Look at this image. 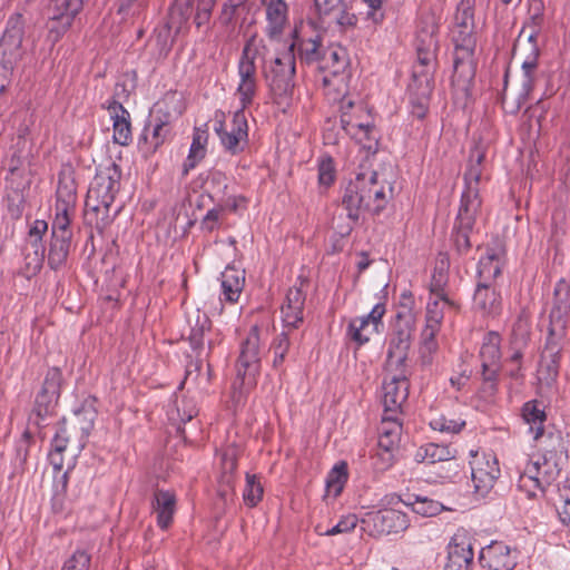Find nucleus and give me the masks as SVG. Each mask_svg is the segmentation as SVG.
<instances>
[{
	"label": "nucleus",
	"instance_id": "9",
	"mask_svg": "<svg viewBox=\"0 0 570 570\" xmlns=\"http://www.w3.org/2000/svg\"><path fill=\"white\" fill-rule=\"evenodd\" d=\"M539 56L540 49L538 45H531V47H529V53L522 61V83L518 98L510 101L505 94H503L501 97L502 108L505 110V112L511 115L517 114L530 98V94L532 92L537 82Z\"/></svg>",
	"mask_w": 570,
	"mask_h": 570
},
{
	"label": "nucleus",
	"instance_id": "49",
	"mask_svg": "<svg viewBox=\"0 0 570 570\" xmlns=\"http://www.w3.org/2000/svg\"><path fill=\"white\" fill-rule=\"evenodd\" d=\"M433 90H409V101L411 106V115L423 120L429 112L431 95Z\"/></svg>",
	"mask_w": 570,
	"mask_h": 570
},
{
	"label": "nucleus",
	"instance_id": "40",
	"mask_svg": "<svg viewBox=\"0 0 570 570\" xmlns=\"http://www.w3.org/2000/svg\"><path fill=\"white\" fill-rule=\"evenodd\" d=\"M354 108V102L352 100L345 101L343 100L341 109V125L342 129L351 137H357L358 132H364L367 138H370V132L374 128V126L370 122H363L358 120L356 115L350 112Z\"/></svg>",
	"mask_w": 570,
	"mask_h": 570
},
{
	"label": "nucleus",
	"instance_id": "33",
	"mask_svg": "<svg viewBox=\"0 0 570 570\" xmlns=\"http://www.w3.org/2000/svg\"><path fill=\"white\" fill-rule=\"evenodd\" d=\"M529 20L523 24L519 39L523 36L527 38L528 46L538 45L537 38L541 32L543 20H544V4L542 0H533L529 9Z\"/></svg>",
	"mask_w": 570,
	"mask_h": 570
},
{
	"label": "nucleus",
	"instance_id": "41",
	"mask_svg": "<svg viewBox=\"0 0 570 570\" xmlns=\"http://www.w3.org/2000/svg\"><path fill=\"white\" fill-rule=\"evenodd\" d=\"M72 237L51 235L48 249V265L51 269H59L67 263Z\"/></svg>",
	"mask_w": 570,
	"mask_h": 570
},
{
	"label": "nucleus",
	"instance_id": "23",
	"mask_svg": "<svg viewBox=\"0 0 570 570\" xmlns=\"http://www.w3.org/2000/svg\"><path fill=\"white\" fill-rule=\"evenodd\" d=\"M479 560L489 570H512L517 564L510 548L502 542H492L482 548Z\"/></svg>",
	"mask_w": 570,
	"mask_h": 570
},
{
	"label": "nucleus",
	"instance_id": "38",
	"mask_svg": "<svg viewBox=\"0 0 570 570\" xmlns=\"http://www.w3.org/2000/svg\"><path fill=\"white\" fill-rule=\"evenodd\" d=\"M208 141V132L206 129L196 127L193 134V141L189 148V154L183 165V175L187 176L188 173L196 167V165L204 159L206 155V145Z\"/></svg>",
	"mask_w": 570,
	"mask_h": 570
},
{
	"label": "nucleus",
	"instance_id": "29",
	"mask_svg": "<svg viewBox=\"0 0 570 570\" xmlns=\"http://www.w3.org/2000/svg\"><path fill=\"white\" fill-rule=\"evenodd\" d=\"M473 557L474 552L471 543L464 540L458 542V537H455L449 546L448 559L443 570H470Z\"/></svg>",
	"mask_w": 570,
	"mask_h": 570
},
{
	"label": "nucleus",
	"instance_id": "64",
	"mask_svg": "<svg viewBox=\"0 0 570 570\" xmlns=\"http://www.w3.org/2000/svg\"><path fill=\"white\" fill-rule=\"evenodd\" d=\"M91 556L86 550H76L65 562L62 570H89Z\"/></svg>",
	"mask_w": 570,
	"mask_h": 570
},
{
	"label": "nucleus",
	"instance_id": "63",
	"mask_svg": "<svg viewBox=\"0 0 570 570\" xmlns=\"http://www.w3.org/2000/svg\"><path fill=\"white\" fill-rule=\"evenodd\" d=\"M236 92L240 101V108L238 110L245 112V109L253 104L254 97L256 96L257 81L239 82Z\"/></svg>",
	"mask_w": 570,
	"mask_h": 570
},
{
	"label": "nucleus",
	"instance_id": "55",
	"mask_svg": "<svg viewBox=\"0 0 570 570\" xmlns=\"http://www.w3.org/2000/svg\"><path fill=\"white\" fill-rule=\"evenodd\" d=\"M415 48L417 58L424 63L429 65L430 62L436 61L439 50L438 39L415 40Z\"/></svg>",
	"mask_w": 570,
	"mask_h": 570
},
{
	"label": "nucleus",
	"instance_id": "22",
	"mask_svg": "<svg viewBox=\"0 0 570 570\" xmlns=\"http://www.w3.org/2000/svg\"><path fill=\"white\" fill-rule=\"evenodd\" d=\"M57 0H50L49 4V20L47 22L48 38L52 42H57L70 29L76 16L82 9H71L66 6H60Z\"/></svg>",
	"mask_w": 570,
	"mask_h": 570
},
{
	"label": "nucleus",
	"instance_id": "7",
	"mask_svg": "<svg viewBox=\"0 0 570 570\" xmlns=\"http://www.w3.org/2000/svg\"><path fill=\"white\" fill-rule=\"evenodd\" d=\"M263 350L259 327L254 325L242 341L236 361L237 377L243 382L247 380L249 384L255 383L256 376L261 372Z\"/></svg>",
	"mask_w": 570,
	"mask_h": 570
},
{
	"label": "nucleus",
	"instance_id": "54",
	"mask_svg": "<svg viewBox=\"0 0 570 570\" xmlns=\"http://www.w3.org/2000/svg\"><path fill=\"white\" fill-rule=\"evenodd\" d=\"M28 245L32 249V253L26 254L27 265L32 266L33 269H38L42 266L45 261L46 248L42 244V238L28 236Z\"/></svg>",
	"mask_w": 570,
	"mask_h": 570
},
{
	"label": "nucleus",
	"instance_id": "62",
	"mask_svg": "<svg viewBox=\"0 0 570 570\" xmlns=\"http://www.w3.org/2000/svg\"><path fill=\"white\" fill-rule=\"evenodd\" d=\"M336 177V170L334 167L333 159L331 157L323 158L318 163V184L325 189L328 188Z\"/></svg>",
	"mask_w": 570,
	"mask_h": 570
},
{
	"label": "nucleus",
	"instance_id": "13",
	"mask_svg": "<svg viewBox=\"0 0 570 570\" xmlns=\"http://www.w3.org/2000/svg\"><path fill=\"white\" fill-rule=\"evenodd\" d=\"M393 370L395 371V374L390 381L384 382L382 387L383 411L390 415V419L401 414L402 405L407 400L410 387L406 367H393Z\"/></svg>",
	"mask_w": 570,
	"mask_h": 570
},
{
	"label": "nucleus",
	"instance_id": "48",
	"mask_svg": "<svg viewBox=\"0 0 570 570\" xmlns=\"http://www.w3.org/2000/svg\"><path fill=\"white\" fill-rule=\"evenodd\" d=\"M347 463L340 461L330 471L326 478V490L328 493H333L334 497H338L347 481Z\"/></svg>",
	"mask_w": 570,
	"mask_h": 570
},
{
	"label": "nucleus",
	"instance_id": "30",
	"mask_svg": "<svg viewBox=\"0 0 570 570\" xmlns=\"http://www.w3.org/2000/svg\"><path fill=\"white\" fill-rule=\"evenodd\" d=\"M503 250L488 249L478 265V283L494 284L502 273Z\"/></svg>",
	"mask_w": 570,
	"mask_h": 570
},
{
	"label": "nucleus",
	"instance_id": "1",
	"mask_svg": "<svg viewBox=\"0 0 570 570\" xmlns=\"http://www.w3.org/2000/svg\"><path fill=\"white\" fill-rule=\"evenodd\" d=\"M121 169L111 163L97 171L85 200V224L94 227L99 235L114 223L121 207L115 206L120 189Z\"/></svg>",
	"mask_w": 570,
	"mask_h": 570
},
{
	"label": "nucleus",
	"instance_id": "24",
	"mask_svg": "<svg viewBox=\"0 0 570 570\" xmlns=\"http://www.w3.org/2000/svg\"><path fill=\"white\" fill-rule=\"evenodd\" d=\"M262 4L266 9V35L271 39L278 38L288 21V7L284 0H262Z\"/></svg>",
	"mask_w": 570,
	"mask_h": 570
},
{
	"label": "nucleus",
	"instance_id": "61",
	"mask_svg": "<svg viewBox=\"0 0 570 570\" xmlns=\"http://www.w3.org/2000/svg\"><path fill=\"white\" fill-rule=\"evenodd\" d=\"M225 216V206L217 204L215 207L209 209L205 217L200 222V228L207 233L214 232L219 227L220 222Z\"/></svg>",
	"mask_w": 570,
	"mask_h": 570
},
{
	"label": "nucleus",
	"instance_id": "21",
	"mask_svg": "<svg viewBox=\"0 0 570 570\" xmlns=\"http://www.w3.org/2000/svg\"><path fill=\"white\" fill-rule=\"evenodd\" d=\"M562 341L563 338H557L548 333L538 368L540 381L549 384L557 379L560 367Z\"/></svg>",
	"mask_w": 570,
	"mask_h": 570
},
{
	"label": "nucleus",
	"instance_id": "39",
	"mask_svg": "<svg viewBox=\"0 0 570 570\" xmlns=\"http://www.w3.org/2000/svg\"><path fill=\"white\" fill-rule=\"evenodd\" d=\"M435 70L436 61L428 65L417 58V62L413 67L409 90H425V92L428 90H433Z\"/></svg>",
	"mask_w": 570,
	"mask_h": 570
},
{
	"label": "nucleus",
	"instance_id": "32",
	"mask_svg": "<svg viewBox=\"0 0 570 570\" xmlns=\"http://www.w3.org/2000/svg\"><path fill=\"white\" fill-rule=\"evenodd\" d=\"M56 197V207H63V210L76 208L77 184L70 171L59 173Z\"/></svg>",
	"mask_w": 570,
	"mask_h": 570
},
{
	"label": "nucleus",
	"instance_id": "56",
	"mask_svg": "<svg viewBox=\"0 0 570 570\" xmlns=\"http://www.w3.org/2000/svg\"><path fill=\"white\" fill-rule=\"evenodd\" d=\"M439 24L434 16L426 14L420 19L416 39L415 40H429L438 39Z\"/></svg>",
	"mask_w": 570,
	"mask_h": 570
},
{
	"label": "nucleus",
	"instance_id": "36",
	"mask_svg": "<svg viewBox=\"0 0 570 570\" xmlns=\"http://www.w3.org/2000/svg\"><path fill=\"white\" fill-rule=\"evenodd\" d=\"M348 65L350 59L346 49L341 46H332L323 52L320 68L328 70L333 76H338L345 72Z\"/></svg>",
	"mask_w": 570,
	"mask_h": 570
},
{
	"label": "nucleus",
	"instance_id": "16",
	"mask_svg": "<svg viewBox=\"0 0 570 570\" xmlns=\"http://www.w3.org/2000/svg\"><path fill=\"white\" fill-rule=\"evenodd\" d=\"M406 322L396 321L394 332L389 342L387 350V366L406 367L409 351L412 344L413 325L411 318L406 316Z\"/></svg>",
	"mask_w": 570,
	"mask_h": 570
},
{
	"label": "nucleus",
	"instance_id": "15",
	"mask_svg": "<svg viewBox=\"0 0 570 570\" xmlns=\"http://www.w3.org/2000/svg\"><path fill=\"white\" fill-rule=\"evenodd\" d=\"M473 460L470 462L471 475L475 492L484 495L494 485L500 476V468L497 458L492 454L479 455L471 451Z\"/></svg>",
	"mask_w": 570,
	"mask_h": 570
},
{
	"label": "nucleus",
	"instance_id": "51",
	"mask_svg": "<svg viewBox=\"0 0 570 570\" xmlns=\"http://www.w3.org/2000/svg\"><path fill=\"white\" fill-rule=\"evenodd\" d=\"M31 434L24 431L14 445V458L12 460L13 472H22L29 455Z\"/></svg>",
	"mask_w": 570,
	"mask_h": 570
},
{
	"label": "nucleus",
	"instance_id": "58",
	"mask_svg": "<svg viewBox=\"0 0 570 570\" xmlns=\"http://www.w3.org/2000/svg\"><path fill=\"white\" fill-rule=\"evenodd\" d=\"M289 337L287 332L278 334L271 344L274 354L273 366L278 367L285 360V355L289 350Z\"/></svg>",
	"mask_w": 570,
	"mask_h": 570
},
{
	"label": "nucleus",
	"instance_id": "5",
	"mask_svg": "<svg viewBox=\"0 0 570 570\" xmlns=\"http://www.w3.org/2000/svg\"><path fill=\"white\" fill-rule=\"evenodd\" d=\"M62 384L61 370L56 366L49 368L29 414L28 423L30 426L41 430L49 424V420L56 415Z\"/></svg>",
	"mask_w": 570,
	"mask_h": 570
},
{
	"label": "nucleus",
	"instance_id": "18",
	"mask_svg": "<svg viewBox=\"0 0 570 570\" xmlns=\"http://www.w3.org/2000/svg\"><path fill=\"white\" fill-rule=\"evenodd\" d=\"M215 131L225 150L232 155L239 154L244 150L248 140V124L245 112L243 110L234 112L229 130L225 129L224 121H219L218 126L215 127Z\"/></svg>",
	"mask_w": 570,
	"mask_h": 570
},
{
	"label": "nucleus",
	"instance_id": "2",
	"mask_svg": "<svg viewBox=\"0 0 570 570\" xmlns=\"http://www.w3.org/2000/svg\"><path fill=\"white\" fill-rule=\"evenodd\" d=\"M451 38L454 45L452 82L462 89H468L474 79L476 69L474 61L476 38L472 0H461L458 4Z\"/></svg>",
	"mask_w": 570,
	"mask_h": 570
},
{
	"label": "nucleus",
	"instance_id": "8",
	"mask_svg": "<svg viewBox=\"0 0 570 570\" xmlns=\"http://www.w3.org/2000/svg\"><path fill=\"white\" fill-rule=\"evenodd\" d=\"M24 20L21 13L9 17L0 39V62L4 71L12 70L22 57Z\"/></svg>",
	"mask_w": 570,
	"mask_h": 570
},
{
	"label": "nucleus",
	"instance_id": "42",
	"mask_svg": "<svg viewBox=\"0 0 570 570\" xmlns=\"http://www.w3.org/2000/svg\"><path fill=\"white\" fill-rule=\"evenodd\" d=\"M522 416L529 424L530 431L533 433V439L542 436V432L546 431L544 422L547 415L544 410L540 406L538 401H529L522 407Z\"/></svg>",
	"mask_w": 570,
	"mask_h": 570
},
{
	"label": "nucleus",
	"instance_id": "26",
	"mask_svg": "<svg viewBox=\"0 0 570 570\" xmlns=\"http://www.w3.org/2000/svg\"><path fill=\"white\" fill-rule=\"evenodd\" d=\"M473 307L483 315H497L501 309V295L494 284L476 283Z\"/></svg>",
	"mask_w": 570,
	"mask_h": 570
},
{
	"label": "nucleus",
	"instance_id": "20",
	"mask_svg": "<svg viewBox=\"0 0 570 570\" xmlns=\"http://www.w3.org/2000/svg\"><path fill=\"white\" fill-rule=\"evenodd\" d=\"M171 124L165 118L151 116L139 138V148L146 155L155 154L171 136Z\"/></svg>",
	"mask_w": 570,
	"mask_h": 570
},
{
	"label": "nucleus",
	"instance_id": "53",
	"mask_svg": "<svg viewBox=\"0 0 570 570\" xmlns=\"http://www.w3.org/2000/svg\"><path fill=\"white\" fill-rule=\"evenodd\" d=\"M263 485L256 475L247 473L246 485L243 492L244 502L250 508L256 507L263 498Z\"/></svg>",
	"mask_w": 570,
	"mask_h": 570
},
{
	"label": "nucleus",
	"instance_id": "28",
	"mask_svg": "<svg viewBox=\"0 0 570 570\" xmlns=\"http://www.w3.org/2000/svg\"><path fill=\"white\" fill-rule=\"evenodd\" d=\"M542 455L554 458L557 461L568 462V446L563 433L556 428L548 429L542 432V436L538 438Z\"/></svg>",
	"mask_w": 570,
	"mask_h": 570
},
{
	"label": "nucleus",
	"instance_id": "46",
	"mask_svg": "<svg viewBox=\"0 0 570 570\" xmlns=\"http://www.w3.org/2000/svg\"><path fill=\"white\" fill-rule=\"evenodd\" d=\"M297 48L298 57L306 63L320 62L322 60V43L320 38L297 39L293 42Z\"/></svg>",
	"mask_w": 570,
	"mask_h": 570
},
{
	"label": "nucleus",
	"instance_id": "34",
	"mask_svg": "<svg viewBox=\"0 0 570 570\" xmlns=\"http://www.w3.org/2000/svg\"><path fill=\"white\" fill-rule=\"evenodd\" d=\"M194 12L193 0H175L169 8L167 28L178 35L187 27L188 21Z\"/></svg>",
	"mask_w": 570,
	"mask_h": 570
},
{
	"label": "nucleus",
	"instance_id": "27",
	"mask_svg": "<svg viewBox=\"0 0 570 570\" xmlns=\"http://www.w3.org/2000/svg\"><path fill=\"white\" fill-rule=\"evenodd\" d=\"M96 399L88 397L83 401L80 407L76 409L65 421L70 423V428L77 430L83 438L88 440L97 417V410L95 407Z\"/></svg>",
	"mask_w": 570,
	"mask_h": 570
},
{
	"label": "nucleus",
	"instance_id": "10",
	"mask_svg": "<svg viewBox=\"0 0 570 570\" xmlns=\"http://www.w3.org/2000/svg\"><path fill=\"white\" fill-rule=\"evenodd\" d=\"M566 463V461H557L554 458L542 455V461L527 464L520 476V487L527 488L532 484L533 488L543 492L546 487L558 479Z\"/></svg>",
	"mask_w": 570,
	"mask_h": 570
},
{
	"label": "nucleus",
	"instance_id": "59",
	"mask_svg": "<svg viewBox=\"0 0 570 570\" xmlns=\"http://www.w3.org/2000/svg\"><path fill=\"white\" fill-rule=\"evenodd\" d=\"M195 16L194 22L197 28L209 22L216 0H193Z\"/></svg>",
	"mask_w": 570,
	"mask_h": 570
},
{
	"label": "nucleus",
	"instance_id": "45",
	"mask_svg": "<svg viewBox=\"0 0 570 570\" xmlns=\"http://www.w3.org/2000/svg\"><path fill=\"white\" fill-rule=\"evenodd\" d=\"M257 49L253 48L252 41H248L243 48L240 59L238 61L239 82L257 81L255 59Z\"/></svg>",
	"mask_w": 570,
	"mask_h": 570
},
{
	"label": "nucleus",
	"instance_id": "31",
	"mask_svg": "<svg viewBox=\"0 0 570 570\" xmlns=\"http://www.w3.org/2000/svg\"><path fill=\"white\" fill-rule=\"evenodd\" d=\"M153 509L157 514V524L161 529H167L171 522L176 510V495L174 492L157 490L154 493Z\"/></svg>",
	"mask_w": 570,
	"mask_h": 570
},
{
	"label": "nucleus",
	"instance_id": "6",
	"mask_svg": "<svg viewBox=\"0 0 570 570\" xmlns=\"http://www.w3.org/2000/svg\"><path fill=\"white\" fill-rule=\"evenodd\" d=\"M87 439L70 428V423L62 419L51 441L50 464L56 471H61L65 466V454L75 458L85 449Z\"/></svg>",
	"mask_w": 570,
	"mask_h": 570
},
{
	"label": "nucleus",
	"instance_id": "25",
	"mask_svg": "<svg viewBox=\"0 0 570 570\" xmlns=\"http://www.w3.org/2000/svg\"><path fill=\"white\" fill-rule=\"evenodd\" d=\"M106 108L114 120V141L127 146L131 139L130 115L127 109L115 99L109 100Z\"/></svg>",
	"mask_w": 570,
	"mask_h": 570
},
{
	"label": "nucleus",
	"instance_id": "11",
	"mask_svg": "<svg viewBox=\"0 0 570 570\" xmlns=\"http://www.w3.org/2000/svg\"><path fill=\"white\" fill-rule=\"evenodd\" d=\"M362 523L371 535L380 537L406 530L409 519L405 513L395 509H382L366 513Z\"/></svg>",
	"mask_w": 570,
	"mask_h": 570
},
{
	"label": "nucleus",
	"instance_id": "60",
	"mask_svg": "<svg viewBox=\"0 0 570 570\" xmlns=\"http://www.w3.org/2000/svg\"><path fill=\"white\" fill-rule=\"evenodd\" d=\"M357 525V517L355 514H347L342 517V519L332 528L322 531L321 527H316V531L321 535H336L340 533H347L354 530Z\"/></svg>",
	"mask_w": 570,
	"mask_h": 570
},
{
	"label": "nucleus",
	"instance_id": "17",
	"mask_svg": "<svg viewBox=\"0 0 570 570\" xmlns=\"http://www.w3.org/2000/svg\"><path fill=\"white\" fill-rule=\"evenodd\" d=\"M484 153L480 148H474L470 153L468 168L464 173L465 189L462 193L461 204L466 207L481 208L479 185L482 176V163Z\"/></svg>",
	"mask_w": 570,
	"mask_h": 570
},
{
	"label": "nucleus",
	"instance_id": "4",
	"mask_svg": "<svg viewBox=\"0 0 570 570\" xmlns=\"http://www.w3.org/2000/svg\"><path fill=\"white\" fill-rule=\"evenodd\" d=\"M295 43H291L287 50L265 62L263 73L269 88L273 101L286 107L293 96L295 82Z\"/></svg>",
	"mask_w": 570,
	"mask_h": 570
},
{
	"label": "nucleus",
	"instance_id": "47",
	"mask_svg": "<svg viewBox=\"0 0 570 570\" xmlns=\"http://www.w3.org/2000/svg\"><path fill=\"white\" fill-rule=\"evenodd\" d=\"M375 332H377V328H373L372 323L365 320L364 316L353 318L347 327V336L357 345L368 342L370 336Z\"/></svg>",
	"mask_w": 570,
	"mask_h": 570
},
{
	"label": "nucleus",
	"instance_id": "50",
	"mask_svg": "<svg viewBox=\"0 0 570 570\" xmlns=\"http://www.w3.org/2000/svg\"><path fill=\"white\" fill-rule=\"evenodd\" d=\"M75 209H66L56 207V216L51 225V235L72 237L70 229L71 216Z\"/></svg>",
	"mask_w": 570,
	"mask_h": 570
},
{
	"label": "nucleus",
	"instance_id": "19",
	"mask_svg": "<svg viewBox=\"0 0 570 570\" xmlns=\"http://www.w3.org/2000/svg\"><path fill=\"white\" fill-rule=\"evenodd\" d=\"M308 286L307 279L298 278V284L295 283L288 288L285 302L282 305V318L286 327L297 328L304 320V306L306 301V291Z\"/></svg>",
	"mask_w": 570,
	"mask_h": 570
},
{
	"label": "nucleus",
	"instance_id": "35",
	"mask_svg": "<svg viewBox=\"0 0 570 570\" xmlns=\"http://www.w3.org/2000/svg\"><path fill=\"white\" fill-rule=\"evenodd\" d=\"M244 271L228 266L222 273L223 299L228 303H236L244 288Z\"/></svg>",
	"mask_w": 570,
	"mask_h": 570
},
{
	"label": "nucleus",
	"instance_id": "44",
	"mask_svg": "<svg viewBox=\"0 0 570 570\" xmlns=\"http://www.w3.org/2000/svg\"><path fill=\"white\" fill-rule=\"evenodd\" d=\"M501 337L495 332H489L484 338L480 350V358L482 367L495 366L501 357L500 352Z\"/></svg>",
	"mask_w": 570,
	"mask_h": 570
},
{
	"label": "nucleus",
	"instance_id": "52",
	"mask_svg": "<svg viewBox=\"0 0 570 570\" xmlns=\"http://www.w3.org/2000/svg\"><path fill=\"white\" fill-rule=\"evenodd\" d=\"M410 504L415 513L423 517H434L444 510V505L441 502L429 499L428 497L416 495L414 501Z\"/></svg>",
	"mask_w": 570,
	"mask_h": 570
},
{
	"label": "nucleus",
	"instance_id": "14",
	"mask_svg": "<svg viewBox=\"0 0 570 570\" xmlns=\"http://www.w3.org/2000/svg\"><path fill=\"white\" fill-rule=\"evenodd\" d=\"M481 208L460 205L455 223L451 233L452 250L458 256H466L472 248L470 235L475 225V218Z\"/></svg>",
	"mask_w": 570,
	"mask_h": 570
},
{
	"label": "nucleus",
	"instance_id": "37",
	"mask_svg": "<svg viewBox=\"0 0 570 570\" xmlns=\"http://www.w3.org/2000/svg\"><path fill=\"white\" fill-rule=\"evenodd\" d=\"M456 454V449H453L450 445L428 443L416 451L415 460L417 462L434 464L438 462L453 460L455 459Z\"/></svg>",
	"mask_w": 570,
	"mask_h": 570
},
{
	"label": "nucleus",
	"instance_id": "12",
	"mask_svg": "<svg viewBox=\"0 0 570 570\" xmlns=\"http://www.w3.org/2000/svg\"><path fill=\"white\" fill-rule=\"evenodd\" d=\"M570 313V284L560 279L553 291L552 307L549 315L548 332L557 338H564L568 315Z\"/></svg>",
	"mask_w": 570,
	"mask_h": 570
},
{
	"label": "nucleus",
	"instance_id": "3",
	"mask_svg": "<svg viewBox=\"0 0 570 570\" xmlns=\"http://www.w3.org/2000/svg\"><path fill=\"white\" fill-rule=\"evenodd\" d=\"M387 202L385 186L379 180L376 171L357 174L347 183L342 195V205L353 223L358 220L362 210L380 214Z\"/></svg>",
	"mask_w": 570,
	"mask_h": 570
},
{
	"label": "nucleus",
	"instance_id": "57",
	"mask_svg": "<svg viewBox=\"0 0 570 570\" xmlns=\"http://www.w3.org/2000/svg\"><path fill=\"white\" fill-rule=\"evenodd\" d=\"M430 426L440 432L459 433L465 426V421L440 415L430 422Z\"/></svg>",
	"mask_w": 570,
	"mask_h": 570
},
{
	"label": "nucleus",
	"instance_id": "43",
	"mask_svg": "<svg viewBox=\"0 0 570 570\" xmlns=\"http://www.w3.org/2000/svg\"><path fill=\"white\" fill-rule=\"evenodd\" d=\"M188 324L190 327L188 340L194 350L202 348L204 345L205 332L210 328V320L205 314L197 309L195 313L188 315Z\"/></svg>",
	"mask_w": 570,
	"mask_h": 570
}]
</instances>
